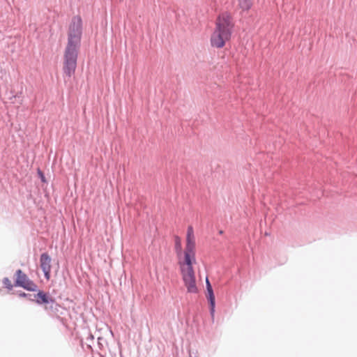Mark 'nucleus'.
Instances as JSON below:
<instances>
[{
    "label": "nucleus",
    "mask_w": 357,
    "mask_h": 357,
    "mask_svg": "<svg viewBox=\"0 0 357 357\" xmlns=\"http://www.w3.org/2000/svg\"><path fill=\"white\" fill-rule=\"evenodd\" d=\"M82 36V20L74 17L70 25L68 44L64 52V73L70 77L75 70Z\"/></svg>",
    "instance_id": "nucleus-1"
},
{
    "label": "nucleus",
    "mask_w": 357,
    "mask_h": 357,
    "mask_svg": "<svg viewBox=\"0 0 357 357\" xmlns=\"http://www.w3.org/2000/svg\"><path fill=\"white\" fill-rule=\"evenodd\" d=\"M232 26L230 15L227 13L220 15L217 20L216 28L211 38V45L217 48L222 47L230 39Z\"/></svg>",
    "instance_id": "nucleus-2"
},
{
    "label": "nucleus",
    "mask_w": 357,
    "mask_h": 357,
    "mask_svg": "<svg viewBox=\"0 0 357 357\" xmlns=\"http://www.w3.org/2000/svg\"><path fill=\"white\" fill-rule=\"evenodd\" d=\"M182 279L188 293L195 294L198 289L197 287L195 271L193 268H188L181 271Z\"/></svg>",
    "instance_id": "nucleus-3"
},
{
    "label": "nucleus",
    "mask_w": 357,
    "mask_h": 357,
    "mask_svg": "<svg viewBox=\"0 0 357 357\" xmlns=\"http://www.w3.org/2000/svg\"><path fill=\"white\" fill-rule=\"evenodd\" d=\"M51 261L52 259L50 257L47 253H43L40 255V268H42L45 278L47 280L50 278V272H51Z\"/></svg>",
    "instance_id": "nucleus-4"
},
{
    "label": "nucleus",
    "mask_w": 357,
    "mask_h": 357,
    "mask_svg": "<svg viewBox=\"0 0 357 357\" xmlns=\"http://www.w3.org/2000/svg\"><path fill=\"white\" fill-rule=\"evenodd\" d=\"M206 290H207L206 297H207V299H208V301L209 302V305H210V313L213 317L214 316V313H215V296H214L213 291L211 286H210L209 287H207Z\"/></svg>",
    "instance_id": "nucleus-5"
},
{
    "label": "nucleus",
    "mask_w": 357,
    "mask_h": 357,
    "mask_svg": "<svg viewBox=\"0 0 357 357\" xmlns=\"http://www.w3.org/2000/svg\"><path fill=\"white\" fill-rule=\"evenodd\" d=\"M16 284L24 288L26 287V282L28 281L26 275L19 269L16 271Z\"/></svg>",
    "instance_id": "nucleus-6"
},
{
    "label": "nucleus",
    "mask_w": 357,
    "mask_h": 357,
    "mask_svg": "<svg viewBox=\"0 0 357 357\" xmlns=\"http://www.w3.org/2000/svg\"><path fill=\"white\" fill-rule=\"evenodd\" d=\"M195 255H185V261L181 264V271L183 269H188V268H192V264L195 262Z\"/></svg>",
    "instance_id": "nucleus-7"
},
{
    "label": "nucleus",
    "mask_w": 357,
    "mask_h": 357,
    "mask_svg": "<svg viewBox=\"0 0 357 357\" xmlns=\"http://www.w3.org/2000/svg\"><path fill=\"white\" fill-rule=\"evenodd\" d=\"M36 297V302L38 304L50 303L53 302L52 299L43 291H39Z\"/></svg>",
    "instance_id": "nucleus-8"
},
{
    "label": "nucleus",
    "mask_w": 357,
    "mask_h": 357,
    "mask_svg": "<svg viewBox=\"0 0 357 357\" xmlns=\"http://www.w3.org/2000/svg\"><path fill=\"white\" fill-rule=\"evenodd\" d=\"M240 8L243 10L250 9L252 3L251 0H238Z\"/></svg>",
    "instance_id": "nucleus-9"
},
{
    "label": "nucleus",
    "mask_w": 357,
    "mask_h": 357,
    "mask_svg": "<svg viewBox=\"0 0 357 357\" xmlns=\"http://www.w3.org/2000/svg\"><path fill=\"white\" fill-rule=\"evenodd\" d=\"M195 243L187 242L185 255H195Z\"/></svg>",
    "instance_id": "nucleus-10"
},
{
    "label": "nucleus",
    "mask_w": 357,
    "mask_h": 357,
    "mask_svg": "<svg viewBox=\"0 0 357 357\" xmlns=\"http://www.w3.org/2000/svg\"><path fill=\"white\" fill-rule=\"evenodd\" d=\"M187 242L195 243L194 231L192 226H189L187 231Z\"/></svg>",
    "instance_id": "nucleus-11"
},
{
    "label": "nucleus",
    "mask_w": 357,
    "mask_h": 357,
    "mask_svg": "<svg viewBox=\"0 0 357 357\" xmlns=\"http://www.w3.org/2000/svg\"><path fill=\"white\" fill-rule=\"evenodd\" d=\"M3 284L8 289H11L13 288V284L11 283V281L8 278H3Z\"/></svg>",
    "instance_id": "nucleus-12"
},
{
    "label": "nucleus",
    "mask_w": 357,
    "mask_h": 357,
    "mask_svg": "<svg viewBox=\"0 0 357 357\" xmlns=\"http://www.w3.org/2000/svg\"><path fill=\"white\" fill-rule=\"evenodd\" d=\"M175 244H176V250L181 251V239L178 236H176L175 238Z\"/></svg>",
    "instance_id": "nucleus-13"
},
{
    "label": "nucleus",
    "mask_w": 357,
    "mask_h": 357,
    "mask_svg": "<svg viewBox=\"0 0 357 357\" xmlns=\"http://www.w3.org/2000/svg\"><path fill=\"white\" fill-rule=\"evenodd\" d=\"M206 288L209 287L210 286H211V284L208 278H206Z\"/></svg>",
    "instance_id": "nucleus-14"
},
{
    "label": "nucleus",
    "mask_w": 357,
    "mask_h": 357,
    "mask_svg": "<svg viewBox=\"0 0 357 357\" xmlns=\"http://www.w3.org/2000/svg\"><path fill=\"white\" fill-rule=\"evenodd\" d=\"M40 175H41V178H42V180H43V181H44V177H43V174H42L40 172Z\"/></svg>",
    "instance_id": "nucleus-15"
},
{
    "label": "nucleus",
    "mask_w": 357,
    "mask_h": 357,
    "mask_svg": "<svg viewBox=\"0 0 357 357\" xmlns=\"http://www.w3.org/2000/svg\"><path fill=\"white\" fill-rule=\"evenodd\" d=\"M21 296H26V294L25 293H23V294H20Z\"/></svg>",
    "instance_id": "nucleus-16"
}]
</instances>
